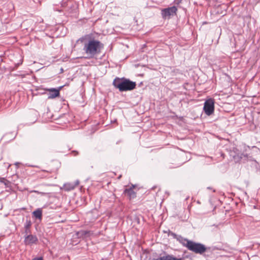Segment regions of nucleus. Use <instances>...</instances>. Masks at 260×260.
<instances>
[{
	"mask_svg": "<svg viewBox=\"0 0 260 260\" xmlns=\"http://www.w3.org/2000/svg\"><path fill=\"white\" fill-rule=\"evenodd\" d=\"M103 48V44L99 40L90 39L84 43L83 50L86 54L85 58L90 59L99 54Z\"/></svg>",
	"mask_w": 260,
	"mask_h": 260,
	"instance_id": "obj_1",
	"label": "nucleus"
},
{
	"mask_svg": "<svg viewBox=\"0 0 260 260\" xmlns=\"http://www.w3.org/2000/svg\"><path fill=\"white\" fill-rule=\"evenodd\" d=\"M113 85L121 92L133 90L136 86L135 82L124 78H115L113 82Z\"/></svg>",
	"mask_w": 260,
	"mask_h": 260,
	"instance_id": "obj_2",
	"label": "nucleus"
},
{
	"mask_svg": "<svg viewBox=\"0 0 260 260\" xmlns=\"http://www.w3.org/2000/svg\"><path fill=\"white\" fill-rule=\"evenodd\" d=\"M187 248L196 253L202 254L206 251V247L204 245L192 241L187 242Z\"/></svg>",
	"mask_w": 260,
	"mask_h": 260,
	"instance_id": "obj_3",
	"label": "nucleus"
},
{
	"mask_svg": "<svg viewBox=\"0 0 260 260\" xmlns=\"http://www.w3.org/2000/svg\"><path fill=\"white\" fill-rule=\"evenodd\" d=\"M204 111L205 114L208 116L213 114L214 111V102L212 99H208L204 103Z\"/></svg>",
	"mask_w": 260,
	"mask_h": 260,
	"instance_id": "obj_4",
	"label": "nucleus"
},
{
	"mask_svg": "<svg viewBox=\"0 0 260 260\" xmlns=\"http://www.w3.org/2000/svg\"><path fill=\"white\" fill-rule=\"evenodd\" d=\"M38 241V239L36 235L32 234L24 235V243L26 245L31 246L36 244Z\"/></svg>",
	"mask_w": 260,
	"mask_h": 260,
	"instance_id": "obj_5",
	"label": "nucleus"
},
{
	"mask_svg": "<svg viewBox=\"0 0 260 260\" xmlns=\"http://www.w3.org/2000/svg\"><path fill=\"white\" fill-rule=\"evenodd\" d=\"M177 11V8L175 6H173L163 9L161 14L163 17H170L176 15Z\"/></svg>",
	"mask_w": 260,
	"mask_h": 260,
	"instance_id": "obj_6",
	"label": "nucleus"
},
{
	"mask_svg": "<svg viewBox=\"0 0 260 260\" xmlns=\"http://www.w3.org/2000/svg\"><path fill=\"white\" fill-rule=\"evenodd\" d=\"M79 181L76 180L74 182H70L65 183L63 185V188L66 191H70L74 189L77 185H78Z\"/></svg>",
	"mask_w": 260,
	"mask_h": 260,
	"instance_id": "obj_7",
	"label": "nucleus"
},
{
	"mask_svg": "<svg viewBox=\"0 0 260 260\" xmlns=\"http://www.w3.org/2000/svg\"><path fill=\"white\" fill-rule=\"evenodd\" d=\"M49 93L48 94V99H54L59 95V91L55 88L48 89Z\"/></svg>",
	"mask_w": 260,
	"mask_h": 260,
	"instance_id": "obj_8",
	"label": "nucleus"
},
{
	"mask_svg": "<svg viewBox=\"0 0 260 260\" xmlns=\"http://www.w3.org/2000/svg\"><path fill=\"white\" fill-rule=\"evenodd\" d=\"M124 192L125 193L127 194L130 199H134L136 197V193L134 191L132 187L125 189Z\"/></svg>",
	"mask_w": 260,
	"mask_h": 260,
	"instance_id": "obj_9",
	"label": "nucleus"
},
{
	"mask_svg": "<svg viewBox=\"0 0 260 260\" xmlns=\"http://www.w3.org/2000/svg\"><path fill=\"white\" fill-rule=\"evenodd\" d=\"M32 215L36 218L41 219L42 217V210L41 208H38L32 212Z\"/></svg>",
	"mask_w": 260,
	"mask_h": 260,
	"instance_id": "obj_10",
	"label": "nucleus"
},
{
	"mask_svg": "<svg viewBox=\"0 0 260 260\" xmlns=\"http://www.w3.org/2000/svg\"><path fill=\"white\" fill-rule=\"evenodd\" d=\"M176 239L180 242L184 246L187 247V243L188 242H190V240H189L187 239L184 238L180 235H178Z\"/></svg>",
	"mask_w": 260,
	"mask_h": 260,
	"instance_id": "obj_11",
	"label": "nucleus"
},
{
	"mask_svg": "<svg viewBox=\"0 0 260 260\" xmlns=\"http://www.w3.org/2000/svg\"><path fill=\"white\" fill-rule=\"evenodd\" d=\"M176 239L180 242L184 246L187 247V243L188 242H190V240H189L187 239L184 238L180 235H178Z\"/></svg>",
	"mask_w": 260,
	"mask_h": 260,
	"instance_id": "obj_12",
	"label": "nucleus"
},
{
	"mask_svg": "<svg viewBox=\"0 0 260 260\" xmlns=\"http://www.w3.org/2000/svg\"><path fill=\"white\" fill-rule=\"evenodd\" d=\"M164 260H183L181 258H177L172 255L168 254L164 256Z\"/></svg>",
	"mask_w": 260,
	"mask_h": 260,
	"instance_id": "obj_13",
	"label": "nucleus"
},
{
	"mask_svg": "<svg viewBox=\"0 0 260 260\" xmlns=\"http://www.w3.org/2000/svg\"><path fill=\"white\" fill-rule=\"evenodd\" d=\"M31 225V222L29 220H27L25 224V229H29L30 228V226Z\"/></svg>",
	"mask_w": 260,
	"mask_h": 260,
	"instance_id": "obj_14",
	"label": "nucleus"
},
{
	"mask_svg": "<svg viewBox=\"0 0 260 260\" xmlns=\"http://www.w3.org/2000/svg\"><path fill=\"white\" fill-rule=\"evenodd\" d=\"M30 234V231L29 229H25V235H29Z\"/></svg>",
	"mask_w": 260,
	"mask_h": 260,
	"instance_id": "obj_15",
	"label": "nucleus"
},
{
	"mask_svg": "<svg viewBox=\"0 0 260 260\" xmlns=\"http://www.w3.org/2000/svg\"><path fill=\"white\" fill-rule=\"evenodd\" d=\"M152 260H164V256L157 257L156 258H153Z\"/></svg>",
	"mask_w": 260,
	"mask_h": 260,
	"instance_id": "obj_16",
	"label": "nucleus"
},
{
	"mask_svg": "<svg viewBox=\"0 0 260 260\" xmlns=\"http://www.w3.org/2000/svg\"><path fill=\"white\" fill-rule=\"evenodd\" d=\"M32 260H43V258L42 257H39L34 258Z\"/></svg>",
	"mask_w": 260,
	"mask_h": 260,
	"instance_id": "obj_17",
	"label": "nucleus"
},
{
	"mask_svg": "<svg viewBox=\"0 0 260 260\" xmlns=\"http://www.w3.org/2000/svg\"><path fill=\"white\" fill-rule=\"evenodd\" d=\"M171 235L175 239H176L178 236V235L173 233H171Z\"/></svg>",
	"mask_w": 260,
	"mask_h": 260,
	"instance_id": "obj_18",
	"label": "nucleus"
},
{
	"mask_svg": "<svg viewBox=\"0 0 260 260\" xmlns=\"http://www.w3.org/2000/svg\"><path fill=\"white\" fill-rule=\"evenodd\" d=\"M83 233H84V235H86V234H88V232L87 231H83Z\"/></svg>",
	"mask_w": 260,
	"mask_h": 260,
	"instance_id": "obj_19",
	"label": "nucleus"
},
{
	"mask_svg": "<svg viewBox=\"0 0 260 260\" xmlns=\"http://www.w3.org/2000/svg\"><path fill=\"white\" fill-rule=\"evenodd\" d=\"M177 1V3H179V2H180L181 1V0H175V2Z\"/></svg>",
	"mask_w": 260,
	"mask_h": 260,
	"instance_id": "obj_20",
	"label": "nucleus"
},
{
	"mask_svg": "<svg viewBox=\"0 0 260 260\" xmlns=\"http://www.w3.org/2000/svg\"><path fill=\"white\" fill-rule=\"evenodd\" d=\"M83 39H84V38H80V40L81 41H82V40H83Z\"/></svg>",
	"mask_w": 260,
	"mask_h": 260,
	"instance_id": "obj_21",
	"label": "nucleus"
},
{
	"mask_svg": "<svg viewBox=\"0 0 260 260\" xmlns=\"http://www.w3.org/2000/svg\"><path fill=\"white\" fill-rule=\"evenodd\" d=\"M18 164H19V162H16V163L15 164V165H18Z\"/></svg>",
	"mask_w": 260,
	"mask_h": 260,
	"instance_id": "obj_22",
	"label": "nucleus"
}]
</instances>
